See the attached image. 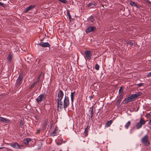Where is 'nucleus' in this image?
I'll return each mask as SVG.
<instances>
[{
    "label": "nucleus",
    "instance_id": "1",
    "mask_svg": "<svg viewBox=\"0 0 151 151\" xmlns=\"http://www.w3.org/2000/svg\"><path fill=\"white\" fill-rule=\"evenodd\" d=\"M64 96V93L62 91L60 90L58 94V99H56L57 103V109L59 111H61L64 108L65 110L69 105V98L65 96L63 101V103L62 100Z\"/></svg>",
    "mask_w": 151,
    "mask_h": 151
},
{
    "label": "nucleus",
    "instance_id": "2",
    "mask_svg": "<svg viewBox=\"0 0 151 151\" xmlns=\"http://www.w3.org/2000/svg\"><path fill=\"white\" fill-rule=\"evenodd\" d=\"M142 94L141 92L136 93L135 94H132L129 95L127 98H125L123 102L124 103L127 104L129 102H131L134 101L137 97L140 96Z\"/></svg>",
    "mask_w": 151,
    "mask_h": 151
},
{
    "label": "nucleus",
    "instance_id": "3",
    "mask_svg": "<svg viewBox=\"0 0 151 151\" xmlns=\"http://www.w3.org/2000/svg\"><path fill=\"white\" fill-rule=\"evenodd\" d=\"M24 76V74L23 73H20L16 81V85L17 87H19L21 85Z\"/></svg>",
    "mask_w": 151,
    "mask_h": 151
},
{
    "label": "nucleus",
    "instance_id": "4",
    "mask_svg": "<svg viewBox=\"0 0 151 151\" xmlns=\"http://www.w3.org/2000/svg\"><path fill=\"white\" fill-rule=\"evenodd\" d=\"M142 143L145 145L148 146L150 144L149 141L148 137L147 135L144 136L141 139Z\"/></svg>",
    "mask_w": 151,
    "mask_h": 151
},
{
    "label": "nucleus",
    "instance_id": "5",
    "mask_svg": "<svg viewBox=\"0 0 151 151\" xmlns=\"http://www.w3.org/2000/svg\"><path fill=\"white\" fill-rule=\"evenodd\" d=\"M45 95L44 94H41L36 99L37 103L40 104L41 102L43 101L45 99Z\"/></svg>",
    "mask_w": 151,
    "mask_h": 151
},
{
    "label": "nucleus",
    "instance_id": "6",
    "mask_svg": "<svg viewBox=\"0 0 151 151\" xmlns=\"http://www.w3.org/2000/svg\"><path fill=\"white\" fill-rule=\"evenodd\" d=\"M145 122L143 120H142V117H141L140 120L138 123H137L136 124V128L137 129H139L141 128L142 125L145 124Z\"/></svg>",
    "mask_w": 151,
    "mask_h": 151
},
{
    "label": "nucleus",
    "instance_id": "7",
    "mask_svg": "<svg viewBox=\"0 0 151 151\" xmlns=\"http://www.w3.org/2000/svg\"><path fill=\"white\" fill-rule=\"evenodd\" d=\"M84 52L86 58L88 60H90L91 58L92 55L91 52L90 51L86 50Z\"/></svg>",
    "mask_w": 151,
    "mask_h": 151
},
{
    "label": "nucleus",
    "instance_id": "8",
    "mask_svg": "<svg viewBox=\"0 0 151 151\" xmlns=\"http://www.w3.org/2000/svg\"><path fill=\"white\" fill-rule=\"evenodd\" d=\"M96 29V28L94 26H89L86 29V33H89L93 31Z\"/></svg>",
    "mask_w": 151,
    "mask_h": 151
},
{
    "label": "nucleus",
    "instance_id": "9",
    "mask_svg": "<svg viewBox=\"0 0 151 151\" xmlns=\"http://www.w3.org/2000/svg\"><path fill=\"white\" fill-rule=\"evenodd\" d=\"M10 146L13 147L15 149H21L22 148H21L20 145L17 143L15 142L14 143H12L10 144Z\"/></svg>",
    "mask_w": 151,
    "mask_h": 151
},
{
    "label": "nucleus",
    "instance_id": "10",
    "mask_svg": "<svg viewBox=\"0 0 151 151\" xmlns=\"http://www.w3.org/2000/svg\"><path fill=\"white\" fill-rule=\"evenodd\" d=\"M39 45H40L41 46L43 47H49L50 45V44L48 43L47 42H41L39 43Z\"/></svg>",
    "mask_w": 151,
    "mask_h": 151
},
{
    "label": "nucleus",
    "instance_id": "11",
    "mask_svg": "<svg viewBox=\"0 0 151 151\" xmlns=\"http://www.w3.org/2000/svg\"><path fill=\"white\" fill-rule=\"evenodd\" d=\"M35 6V5H30L28 7H27L25 10H24V12L26 13H27L28 12L31 10L33 9Z\"/></svg>",
    "mask_w": 151,
    "mask_h": 151
},
{
    "label": "nucleus",
    "instance_id": "12",
    "mask_svg": "<svg viewBox=\"0 0 151 151\" xmlns=\"http://www.w3.org/2000/svg\"><path fill=\"white\" fill-rule=\"evenodd\" d=\"M47 120L45 119L44 120V122L42 125V129L43 130H45L47 127Z\"/></svg>",
    "mask_w": 151,
    "mask_h": 151
},
{
    "label": "nucleus",
    "instance_id": "13",
    "mask_svg": "<svg viewBox=\"0 0 151 151\" xmlns=\"http://www.w3.org/2000/svg\"><path fill=\"white\" fill-rule=\"evenodd\" d=\"M39 81L38 80H37L36 81L32 84L29 86V89H32V88L37 86L38 85L39 83Z\"/></svg>",
    "mask_w": 151,
    "mask_h": 151
},
{
    "label": "nucleus",
    "instance_id": "14",
    "mask_svg": "<svg viewBox=\"0 0 151 151\" xmlns=\"http://www.w3.org/2000/svg\"><path fill=\"white\" fill-rule=\"evenodd\" d=\"M0 121L6 123H9L10 122L8 119L2 117H0Z\"/></svg>",
    "mask_w": 151,
    "mask_h": 151
},
{
    "label": "nucleus",
    "instance_id": "15",
    "mask_svg": "<svg viewBox=\"0 0 151 151\" xmlns=\"http://www.w3.org/2000/svg\"><path fill=\"white\" fill-rule=\"evenodd\" d=\"M93 106L89 108V112L90 114V117L92 118L93 116Z\"/></svg>",
    "mask_w": 151,
    "mask_h": 151
},
{
    "label": "nucleus",
    "instance_id": "16",
    "mask_svg": "<svg viewBox=\"0 0 151 151\" xmlns=\"http://www.w3.org/2000/svg\"><path fill=\"white\" fill-rule=\"evenodd\" d=\"M57 130L56 129H55L50 134V136H57Z\"/></svg>",
    "mask_w": 151,
    "mask_h": 151
},
{
    "label": "nucleus",
    "instance_id": "17",
    "mask_svg": "<svg viewBox=\"0 0 151 151\" xmlns=\"http://www.w3.org/2000/svg\"><path fill=\"white\" fill-rule=\"evenodd\" d=\"M112 123V121L111 120L109 121H108L107 122H106L105 125V127H108L110 126V125Z\"/></svg>",
    "mask_w": 151,
    "mask_h": 151
},
{
    "label": "nucleus",
    "instance_id": "18",
    "mask_svg": "<svg viewBox=\"0 0 151 151\" xmlns=\"http://www.w3.org/2000/svg\"><path fill=\"white\" fill-rule=\"evenodd\" d=\"M31 140L30 138H27L24 139L23 140V141L25 144L26 145H28L29 143V141Z\"/></svg>",
    "mask_w": 151,
    "mask_h": 151
},
{
    "label": "nucleus",
    "instance_id": "19",
    "mask_svg": "<svg viewBox=\"0 0 151 151\" xmlns=\"http://www.w3.org/2000/svg\"><path fill=\"white\" fill-rule=\"evenodd\" d=\"M131 124V122L130 121H128L125 124V127L126 129H127L129 126Z\"/></svg>",
    "mask_w": 151,
    "mask_h": 151
},
{
    "label": "nucleus",
    "instance_id": "20",
    "mask_svg": "<svg viewBox=\"0 0 151 151\" xmlns=\"http://www.w3.org/2000/svg\"><path fill=\"white\" fill-rule=\"evenodd\" d=\"M67 15L68 17L69 20L70 21H71V15L70 14V13L69 12L68 10H67Z\"/></svg>",
    "mask_w": 151,
    "mask_h": 151
},
{
    "label": "nucleus",
    "instance_id": "21",
    "mask_svg": "<svg viewBox=\"0 0 151 151\" xmlns=\"http://www.w3.org/2000/svg\"><path fill=\"white\" fill-rule=\"evenodd\" d=\"M89 21L91 22H93L94 21V17L93 16H90L89 17Z\"/></svg>",
    "mask_w": 151,
    "mask_h": 151
},
{
    "label": "nucleus",
    "instance_id": "22",
    "mask_svg": "<svg viewBox=\"0 0 151 151\" xmlns=\"http://www.w3.org/2000/svg\"><path fill=\"white\" fill-rule=\"evenodd\" d=\"M24 124V121L21 120L20 121V126L21 128H23V127Z\"/></svg>",
    "mask_w": 151,
    "mask_h": 151
},
{
    "label": "nucleus",
    "instance_id": "23",
    "mask_svg": "<svg viewBox=\"0 0 151 151\" xmlns=\"http://www.w3.org/2000/svg\"><path fill=\"white\" fill-rule=\"evenodd\" d=\"M42 76V78H43V74L42 72H41L39 75L38 77L37 78V80H38L39 81L40 79V78Z\"/></svg>",
    "mask_w": 151,
    "mask_h": 151
},
{
    "label": "nucleus",
    "instance_id": "24",
    "mask_svg": "<svg viewBox=\"0 0 151 151\" xmlns=\"http://www.w3.org/2000/svg\"><path fill=\"white\" fill-rule=\"evenodd\" d=\"M12 55L9 54V55L8 57H7V59L8 60H9L10 61H11L12 60Z\"/></svg>",
    "mask_w": 151,
    "mask_h": 151
},
{
    "label": "nucleus",
    "instance_id": "25",
    "mask_svg": "<svg viewBox=\"0 0 151 151\" xmlns=\"http://www.w3.org/2000/svg\"><path fill=\"white\" fill-rule=\"evenodd\" d=\"M95 69L96 70H99V66L97 64H96L95 67Z\"/></svg>",
    "mask_w": 151,
    "mask_h": 151
},
{
    "label": "nucleus",
    "instance_id": "26",
    "mask_svg": "<svg viewBox=\"0 0 151 151\" xmlns=\"http://www.w3.org/2000/svg\"><path fill=\"white\" fill-rule=\"evenodd\" d=\"M122 100L119 99H118L116 103L117 106H119Z\"/></svg>",
    "mask_w": 151,
    "mask_h": 151
},
{
    "label": "nucleus",
    "instance_id": "27",
    "mask_svg": "<svg viewBox=\"0 0 151 151\" xmlns=\"http://www.w3.org/2000/svg\"><path fill=\"white\" fill-rule=\"evenodd\" d=\"M123 93H121L119 96V99H120L121 100H122L123 97Z\"/></svg>",
    "mask_w": 151,
    "mask_h": 151
},
{
    "label": "nucleus",
    "instance_id": "28",
    "mask_svg": "<svg viewBox=\"0 0 151 151\" xmlns=\"http://www.w3.org/2000/svg\"><path fill=\"white\" fill-rule=\"evenodd\" d=\"M134 3L135 2L133 1H130L129 2V4L131 6H133Z\"/></svg>",
    "mask_w": 151,
    "mask_h": 151
},
{
    "label": "nucleus",
    "instance_id": "29",
    "mask_svg": "<svg viewBox=\"0 0 151 151\" xmlns=\"http://www.w3.org/2000/svg\"><path fill=\"white\" fill-rule=\"evenodd\" d=\"M133 6L136 7L137 8H139L140 7V6L137 5L135 2L134 3Z\"/></svg>",
    "mask_w": 151,
    "mask_h": 151
},
{
    "label": "nucleus",
    "instance_id": "30",
    "mask_svg": "<svg viewBox=\"0 0 151 151\" xmlns=\"http://www.w3.org/2000/svg\"><path fill=\"white\" fill-rule=\"evenodd\" d=\"M93 4L92 3H89L88 4V6L89 7H91L93 6Z\"/></svg>",
    "mask_w": 151,
    "mask_h": 151
},
{
    "label": "nucleus",
    "instance_id": "31",
    "mask_svg": "<svg viewBox=\"0 0 151 151\" xmlns=\"http://www.w3.org/2000/svg\"><path fill=\"white\" fill-rule=\"evenodd\" d=\"M123 88H122V87L121 86L120 88V89L119 90V93L121 92H122L123 91Z\"/></svg>",
    "mask_w": 151,
    "mask_h": 151
},
{
    "label": "nucleus",
    "instance_id": "32",
    "mask_svg": "<svg viewBox=\"0 0 151 151\" xmlns=\"http://www.w3.org/2000/svg\"><path fill=\"white\" fill-rule=\"evenodd\" d=\"M74 93H75L74 92H71V95H70L71 98H73Z\"/></svg>",
    "mask_w": 151,
    "mask_h": 151
},
{
    "label": "nucleus",
    "instance_id": "33",
    "mask_svg": "<svg viewBox=\"0 0 151 151\" xmlns=\"http://www.w3.org/2000/svg\"><path fill=\"white\" fill-rule=\"evenodd\" d=\"M40 129H37L36 132V134H39L40 133Z\"/></svg>",
    "mask_w": 151,
    "mask_h": 151
},
{
    "label": "nucleus",
    "instance_id": "34",
    "mask_svg": "<svg viewBox=\"0 0 151 151\" xmlns=\"http://www.w3.org/2000/svg\"><path fill=\"white\" fill-rule=\"evenodd\" d=\"M0 5L3 7H5V4L1 2H0Z\"/></svg>",
    "mask_w": 151,
    "mask_h": 151
},
{
    "label": "nucleus",
    "instance_id": "35",
    "mask_svg": "<svg viewBox=\"0 0 151 151\" xmlns=\"http://www.w3.org/2000/svg\"><path fill=\"white\" fill-rule=\"evenodd\" d=\"M139 87H140L143 86V83H140L137 84Z\"/></svg>",
    "mask_w": 151,
    "mask_h": 151
},
{
    "label": "nucleus",
    "instance_id": "36",
    "mask_svg": "<svg viewBox=\"0 0 151 151\" xmlns=\"http://www.w3.org/2000/svg\"><path fill=\"white\" fill-rule=\"evenodd\" d=\"M151 76V72H149L148 75H147V77H150Z\"/></svg>",
    "mask_w": 151,
    "mask_h": 151
},
{
    "label": "nucleus",
    "instance_id": "37",
    "mask_svg": "<svg viewBox=\"0 0 151 151\" xmlns=\"http://www.w3.org/2000/svg\"><path fill=\"white\" fill-rule=\"evenodd\" d=\"M71 104L72 105H73V98H71Z\"/></svg>",
    "mask_w": 151,
    "mask_h": 151
},
{
    "label": "nucleus",
    "instance_id": "38",
    "mask_svg": "<svg viewBox=\"0 0 151 151\" xmlns=\"http://www.w3.org/2000/svg\"><path fill=\"white\" fill-rule=\"evenodd\" d=\"M148 124L151 125V119L148 122Z\"/></svg>",
    "mask_w": 151,
    "mask_h": 151
},
{
    "label": "nucleus",
    "instance_id": "39",
    "mask_svg": "<svg viewBox=\"0 0 151 151\" xmlns=\"http://www.w3.org/2000/svg\"><path fill=\"white\" fill-rule=\"evenodd\" d=\"M96 5V4L94 3V4H93V6H92L91 7V8H93L94 6H95Z\"/></svg>",
    "mask_w": 151,
    "mask_h": 151
},
{
    "label": "nucleus",
    "instance_id": "40",
    "mask_svg": "<svg viewBox=\"0 0 151 151\" xmlns=\"http://www.w3.org/2000/svg\"><path fill=\"white\" fill-rule=\"evenodd\" d=\"M27 60H29H29H30L31 61L32 60H31V58H30L29 59V57H27Z\"/></svg>",
    "mask_w": 151,
    "mask_h": 151
},
{
    "label": "nucleus",
    "instance_id": "41",
    "mask_svg": "<svg viewBox=\"0 0 151 151\" xmlns=\"http://www.w3.org/2000/svg\"><path fill=\"white\" fill-rule=\"evenodd\" d=\"M87 131H86V129H85V134H86L87 133Z\"/></svg>",
    "mask_w": 151,
    "mask_h": 151
},
{
    "label": "nucleus",
    "instance_id": "42",
    "mask_svg": "<svg viewBox=\"0 0 151 151\" xmlns=\"http://www.w3.org/2000/svg\"><path fill=\"white\" fill-rule=\"evenodd\" d=\"M147 2L148 3V4H150V2L149 1H147Z\"/></svg>",
    "mask_w": 151,
    "mask_h": 151
},
{
    "label": "nucleus",
    "instance_id": "43",
    "mask_svg": "<svg viewBox=\"0 0 151 151\" xmlns=\"http://www.w3.org/2000/svg\"><path fill=\"white\" fill-rule=\"evenodd\" d=\"M4 148V147H0V149H3Z\"/></svg>",
    "mask_w": 151,
    "mask_h": 151
},
{
    "label": "nucleus",
    "instance_id": "44",
    "mask_svg": "<svg viewBox=\"0 0 151 151\" xmlns=\"http://www.w3.org/2000/svg\"><path fill=\"white\" fill-rule=\"evenodd\" d=\"M27 62L28 63H30V62H29V60H28L27 61Z\"/></svg>",
    "mask_w": 151,
    "mask_h": 151
},
{
    "label": "nucleus",
    "instance_id": "45",
    "mask_svg": "<svg viewBox=\"0 0 151 151\" xmlns=\"http://www.w3.org/2000/svg\"><path fill=\"white\" fill-rule=\"evenodd\" d=\"M63 140V139H61V141H62Z\"/></svg>",
    "mask_w": 151,
    "mask_h": 151
}]
</instances>
